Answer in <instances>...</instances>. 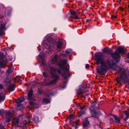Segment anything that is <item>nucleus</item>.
<instances>
[{
	"instance_id": "1",
	"label": "nucleus",
	"mask_w": 129,
	"mask_h": 129,
	"mask_svg": "<svg viewBox=\"0 0 129 129\" xmlns=\"http://www.w3.org/2000/svg\"><path fill=\"white\" fill-rule=\"evenodd\" d=\"M120 75L115 78L117 83L122 85L127 83L129 89V69H123L121 68H118L117 69Z\"/></svg>"
},
{
	"instance_id": "2",
	"label": "nucleus",
	"mask_w": 129,
	"mask_h": 129,
	"mask_svg": "<svg viewBox=\"0 0 129 129\" xmlns=\"http://www.w3.org/2000/svg\"><path fill=\"white\" fill-rule=\"evenodd\" d=\"M95 60L98 64H100L102 66H105L106 65V61L105 60L104 56L99 52L96 53L94 56Z\"/></svg>"
},
{
	"instance_id": "3",
	"label": "nucleus",
	"mask_w": 129,
	"mask_h": 129,
	"mask_svg": "<svg viewBox=\"0 0 129 129\" xmlns=\"http://www.w3.org/2000/svg\"><path fill=\"white\" fill-rule=\"evenodd\" d=\"M45 39L44 42L45 44L48 47V50L49 51H51L52 49L53 46L55 43V40L48 36L45 38Z\"/></svg>"
},
{
	"instance_id": "4",
	"label": "nucleus",
	"mask_w": 129,
	"mask_h": 129,
	"mask_svg": "<svg viewBox=\"0 0 129 129\" xmlns=\"http://www.w3.org/2000/svg\"><path fill=\"white\" fill-rule=\"evenodd\" d=\"M58 68L55 69L54 67H49V69L50 71V73H51V76H52V71H53L52 72L54 73L55 74H56L59 77V79L58 80V81L60 79V76L58 75L57 74H57L58 75H61V76H63L64 74H63L62 73V70H63L62 68L61 67H60L59 66H58Z\"/></svg>"
},
{
	"instance_id": "5",
	"label": "nucleus",
	"mask_w": 129,
	"mask_h": 129,
	"mask_svg": "<svg viewBox=\"0 0 129 129\" xmlns=\"http://www.w3.org/2000/svg\"><path fill=\"white\" fill-rule=\"evenodd\" d=\"M67 60L66 59L64 60H61L58 62V66L62 68L63 69L65 70L66 73V74H69V70L66 66H64V65L67 64Z\"/></svg>"
},
{
	"instance_id": "6",
	"label": "nucleus",
	"mask_w": 129,
	"mask_h": 129,
	"mask_svg": "<svg viewBox=\"0 0 129 129\" xmlns=\"http://www.w3.org/2000/svg\"><path fill=\"white\" fill-rule=\"evenodd\" d=\"M52 76L51 78L53 79V80L50 81L49 82L46 83H45L44 85L48 86L50 85L54 84L58 81L59 79L58 76L56 74H55L52 71Z\"/></svg>"
},
{
	"instance_id": "7",
	"label": "nucleus",
	"mask_w": 129,
	"mask_h": 129,
	"mask_svg": "<svg viewBox=\"0 0 129 129\" xmlns=\"http://www.w3.org/2000/svg\"><path fill=\"white\" fill-rule=\"evenodd\" d=\"M85 84H82L79 86V88L77 90V92L79 95H81L82 97H84L83 94L84 93V89L86 87Z\"/></svg>"
},
{
	"instance_id": "8",
	"label": "nucleus",
	"mask_w": 129,
	"mask_h": 129,
	"mask_svg": "<svg viewBox=\"0 0 129 129\" xmlns=\"http://www.w3.org/2000/svg\"><path fill=\"white\" fill-rule=\"evenodd\" d=\"M126 49L124 47L121 48L118 46L114 52L117 55L123 54L126 53Z\"/></svg>"
},
{
	"instance_id": "9",
	"label": "nucleus",
	"mask_w": 129,
	"mask_h": 129,
	"mask_svg": "<svg viewBox=\"0 0 129 129\" xmlns=\"http://www.w3.org/2000/svg\"><path fill=\"white\" fill-rule=\"evenodd\" d=\"M106 67V66H103L102 65L100 69H96L97 72L101 75H105L107 72V68Z\"/></svg>"
},
{
	"instance_id": "10",
	"label": "nucleus",
	"mask_w": 129,
	"mask_h": 129,
	"mask_svg": "<svg viewBox=\"0 0 129 129\" xmlns=\"http://www.w3.org/2000/svg\"><path fill=\"white\" fill-rule=\"evenodd\" d=\"M90 112L91 115V116L96 118L99 116L101 114V112L100 110L97 112L96 110L94 109H90Z\"/></svg>"
},
{
	"instance_id": "11",
	"label": "nucleus",
	"mask_w": 129,
	"mask_h": 129,
	"mask_svg": "<svg viewBox=\"0 0 129 129\" xmlns=\"http://www.w3.org/2000/svg\"><path fill=\"white\" fill-rule=\"evenodd\" d=\"M33 91L32 89H31L27 94V96H26L27 99L30 101H36L33 96Z\"/></svg>"
},
{
	"instance_id": "12",
	"label": "nucleus",
	"mask_w": 129,
	"mask_h": 129,
	"mask_svg": "<svg viewBox=\"0 0 129 129\" xmlns=\"http://www.w3.org/2000/svg\"><path fill=\"white\" fill-rule=\"evenodd\" d=\"M107 63L108 64L109 66L112 68L114 67L116 68L115 69V70L117 71L118 72V71L117 70L118 68H120V67H118V66L112 60L110 59H108L107 60Z\"/></svg>"
},
{
	"instance_id": "13",
	"label": "nucleus",
	"mask_w": 129,
	"mask_h": 129,
	"mask_svg": "<svg viewBox=\"0 0 129 129\" xmlns=\"http://www.w3.org/2000/svg\"><path fill=\"white\" fill-rule=\"evenodd\" d=\"M117 54L113 52L111 53V55L113 58V60L116 63H118L120 60V56H117Z\"/></svg>"
},
{
	"instance_id": "14",
	"label": "nucleus",
	"mask_w": 129,
	"mask_h": 129,
	"mask_svg": "<svg viewBox=\"0 0 129 129\" xmlns=\"http://www.w3.org/2000/svg\"><path fill=\"white\" fill-rule=\"evenodd\" d=\"M25 100V99L24 97H21L19 98L15 101V102L18 108L20 107L22 105L21 103L23 102Z\"/></svg>"
},
{
	"instance_id": "15",
	"label": "nucleus",
	"mask_w": 129,
	"mask_h": 129,
	"mask_svg": "<svg viewBox=\"0 0 129 129\" xmlns=\"http://www.w3.org/2000/svg\"><path fill=\"white\" fill-rule=\"evenodd\" d=\"M36 101H30L29 103L32 108H38L39 107V105L36 102Z\"/></svg>"
},
{
	"instance_id": "16",
	"label": "nucleus",
	"mask_w": 129,
	"mask_h": 129,
	"mask_svg": "<svg viewBox=\"0 0 129 129\" xmlns=\"http://www.w3.org/2000/svg\"><path fill=\"white\" fill-rule=\"evenodd\" d=\"M12 9L10 7H8L6 8L5 12V14L9 16L12 12Z\"/></svg>"
},
{
	"instance_id": "17",
	"label": "nucleus",
	"mask_w": 129,
	"mask_h": 129,
	"mask_svg": "<svg viewBox=\"0 0 129 129\" xmlns=\"http://www.w3.org/2000/svg\"><path fill=\"white\" fill-rule=\"evenodd\" d=\"M87 118L83 122L82 126L84 128H88L90 124L89 122L87 119Z\"/></svg>"
},
{
	"instance_id": "18",
	"label": "nucleus",
	"mask_w": 129,
	"mask_h": 129,
	"mask_svg": "<svg viewBox=\"0 0 129 129\" xmlns=\"http://www.w3.org/2000/svg\"><path fill=\"white\" fill-rule=\"evenodd\" d=\"M0 24V37H2L3 34L4 32L3 31L4 30L5 26L4 23H3L2 22H1Z\"/></svg>"
},
{
	"instance_id": "19",
	"label": "nucleus",
	"mask_w": 129,
	"mask_h": 129,
	"mask_svg": "<svg viewBox=\"0 0 129 129\" xmlns=\"http://www.w3.org/2000/svg\"><path fill=\"white\" fill-rule=\"evenodd\" d=\"M70 14L71 15V16L72 18L77 19H79V18L78 17L76 13L74 11H71L70 12Z\"/></svg>"
},
{
	"instance_id": "20",
	"label": "nucleus",
	"mask_w": 129,
	"mask_h": 129,
	"mask_svg": "<svg viewBox=\"0 0 129 129\" xmlns=\"http://www.w3.org/2000/svg\"><path fill=\"white\" fill-rule=\"evenodd\" d=\"M110 115L111 116H113L114 118L116 121L115 122L117 123H120L121 118L120 117H118L117 115H115L114 114H111Z\"/></svg>"
},
{
	"instance_id": "21",
	"label": "nucleus",
	"mask_w": 129,
	"mask_h": 129,
	"mask_svg": "<svg viewBox=\"0 0 129 129\" xmlns=\"http://www.w3.org/2000/svg\"><path fill=\"white\" fill-rule=\"evenodd\" d=\"M15 85L14 84H11L9 85L8 87V89L10 91H12L14 90L15 89Z\"/></svg>"
},
{
	"instance_id": "22",
	"label": "nucleus",
	"mask_w": 129,
	"mask_h": 129,
	"mask_svg": "<svg viewBox=\"0 0 129 129\" xmlns=\"http://www.w3.org/2000/svg\"><path fill=\"white\" fill-rule=\"evenodd\" d=\"M103 51L104 53H111L112 52V50H111L110 48H108V47H105L103 49Z\"/></svg>"
},
{
	"instance_id": "23",
	"label": "nucleus",
	"mask_w": 129,
	"mask_h": 129,
	"mask_svg": "<svg viewBox=\"0 0 129 129\" xmlns=\"http://www.w3.org/2000/svg\"><path fill=\"white\" fill-rule=\"evenodd\" d=\"M123 114H124L126 115V116L124 119L125 121H126L128 118L129 116V113L126 110L125 111L123 112Z\"/></svg>"
},
{
	"instance_id": "24",
	"label": "nucleus",
	"mask_w": 129,
	"mask_h": 129,
	"mask_svg": "<svg viewBox=\"0 0 129 129\" xmlns=\"http://www.w3.org/2000/svg\"><path fill=\"white\" fill-rule=\"evenodd\" d=\"M33 120L35 123H38L39 121V117L38 116H36L33 117Z\"/></svg>"
},
{
	"instance_id": "25",
	"label": "nucleus",
	"mask_w": 129,
	"mask_h": 129,
	"mask_svg": "<svg viewBox=\"0 0 129 129\" xmlns=\"http://www.w3.org/2000/svg\"><path fill=\"white\" fill-rule=\"evenodd\" d=\"M58 57V55H55L54 56L53 59H52L53 62L55 63H57Z\"/></svg>"
},
{
	"instance_id": "26",
	"label": "nucleus",
	"mask_w": 129,
	"mask_h": 129,
	"mask_svg": "<svg viewBox=\"0 0 129 129\" xmlns=\"http://www.w3.org/2000/svg\"><path fill=\"white\" fill-rule=\"evenodd\" d=\"M62 44V42L59 40L57 43V47L58 49L60 48L61 45Z\"/></svg>"
},
{
	"instance_id": "27",
	"label": "nucleus",
	"mask_w": 129,
	"mask_h": 129,
	"mask_svg": "<svg viewBox=\"0 0 129 129\" xmlns=\"http://www.w3.org/2000/svg\"><path fill=\"white\" fill-rule=\"evenodd\" d=\"M43 75L44 78L45 79H49V76L46 72H44L43 73Z\"/></svg>"
},
{
	"instance_id": "28",
	"label": "nucleus",
	"mask_w": 129,
	"mask_h": 129,
	"mask_svg": "<svg viewBox=\"0 0 129 129\" xmlns=\"http://www.w3.org/2000/svg\"><path fill=\"white\" fill-rule=\"evenodd\" d=\"M43 102L45 104H47L50 102V101L48 99L44 98L43 100Z\"/></svg>"
},
{
	"instance_id": "29",
	"label": "nucleus",
	"mask_w": 129,
	"mask_h": 129,
	"mask_svg": "<svg viewBox=\"0 0 129 129\" xmlns=\"http://www.w3.org/2000/svg\"><path fill=\"white\" fill-rule=\"evenodd\" d=\"M74 124L73 125V126L74 127L75 129H77L79 127L78 124L79 123L77 122H74Z\"/></svg>"
},
{
	"instance_id": "30",
	"label": "nucleus",
	"mask_w": 129,
	"mask_h": 129,
	"mask_svg": "<svg viewBox=\"0 0 129 129\" xmlns=\"http://www.w3.org/2000/svg\"><path fill=\"white\" fill-rule=\"evenodd\" d=\"M4 8V6L2 4L0 5V15L2 14Z\"/></svg>"
},
{
	"instance_id": "31",
	"label": "nucleus",
	"mask_w": 129,
	"mask_h": 129,
	"mask_svg": "<svg viewBox=\"0 0 129 129\" xmlns=\"http://www.w3.org/2000/svg\"><path fill=\"white\" fill-rule=\"evenodd\" d=\"M70 53V51L69 50L67 49L66 50V52L64 54H63L62 55V56L63 57H66L67 55Z\"/></svg>"
},
{
	"instance_id": "32",
	"label": "nucleus",
	"mask_w": 129,
	"mask_h": 129,
	"mask_svg": "<svg viewBox=\"0 0 129 129\" xmlns=\"http://www.w3.org/2000/svg\"><path fill=\"white\" fill-rule=\"evenodd\" d=\"M14 124L16 126H17L19 123V119L18 118L16 119L13 122Z\"/></svg>"
},
{
	"instance_id": "33",
	"label": "nucleus",
	"mask_w": 129,
	"mask_h": 129,
	"mask_svg": "<svg viewBox=\"0 0 129 129\" xmlns=\"http://www.w3.org/2000/svg\"><path fill=\"white\" fill-rule=\"evenodd\" d=\"M86 114L85 110H80L79 111V115L80 116H81L82 115L85 114Z\"/></svg>"
},
{
	"instance_id": "34",
	"label": "nucleus",
	"mask_w": 129,
	"mask_h": 129,
	"mask_svg": "<svg viewBox=\"0 0 129 129\" xmlns=\"http://www.w3.org/2000/svg\"><path fill=\"white\" fill-rule=\"evenodd\" d=\"M11 118L10 117H7L6 118L5 122L7 123H9L11 121Z\"/></svg>"
},
{
	"instance_id": "35",
	"label": "nucleus",
	"mask_w": 129,
	"mask_h": 129,
	"mask_svg": "<svg viewBox=\"0 0 129 129\" xmlns=\"http://www.w3.org/2000/svg\"><path fill=\"white\" fill-rule=\"evenodd\" d=\"M6 82L7 84H11L12 83L11 80L10 79H7L6 81Z\"/></svg>"
},
{
	"instance_id": "36",
	"label": "nucleus",
	"mask_w": 129,
	"mask_h": 129,
	"mask_svg": "<svg viewBox=\"0 0 129 129\" xmlns=\"http://www.w3.org/2000/svg\"><path fill=\"white\" fill-rule=\"evenodd\" d=\"M86 108V106H84L82 107H80V110H85Z\"/></svg>"
},
{
	"instance_id": "37",
	"label": "nucleus",
	"mask_w": 129,
	"mask_h": 129,
	"mask_svg": "<svg viewBox=\"0 0 129 129\" xmlns=\"http://www.w3.org/2000/svg\"><path fill=\"white\" fill-rule=\"evenodd\" d=\"M5 99V98L4 96H1L0 95V102L3 101Z\"/></svg>"
},
{
	"instance_id": "38",
	"label": "nucleus",
	"mask_w": 129,
	"mask_h": 129,
	"mask_svg": "<svg viewBox=\"0 0 129 129\" xmlns=\"http://www.w3.org/2000/svg\"><path fill=\"white\" fill-rule=\"evenodd\" d=\"M43 92V91H42L39 88L38 90L37 91V93L38 94H41Z\"/></svg>"
},
{
	"instance_id": "39",
	"label": "nucleus",
	"mask_w": 129,
	"mask_h": 129,
	"mask_svg": "<svg viewBox=\"0 0 129 129\" xmlns=\"http://www.w3.org/2000/svg\"><path fill=\"white\" fill-rule=\"evenodd\" d=\"M4 55L3 53H0V59H2L4 57Z\"/></svg>"
},
{
	"instance_id": "40",
	"label": "nucleus",
	"mask_w": 129,
	"mask_h": 129,
	"mask_svg": "<svg viewBox=\"0 0 129 129\" xmlns=\"http://www.w3.org/2000/svg\"><path fill=\"white\" fill-rule=\"evenodd\" d=\"M69 119H72L73 120L74 118L73 117V114H71L69 116Z\"/></svg>"
},
{
	"instance_id": "41",
	"label": "nucleus",
	"mask_w": 129,
	"mask_h": 129,
	"mask_svg": "<svg viewBox=\"0 0 129 129\" xmlns=\"http://www.w3.org/2000/svg\"><path fill=\"white\" fill-rule=\"evenodd\" d=\"M0 67L2 68L4 67V64L2 61H0Z\"/></svg>"
},
{
	"instance_id": "42",
	"label": "nucleus",
	"mask_w": 129,
	"mask_h": 129,
	"mask_svg": "<svg viewBox=\"0 0 129 129\" xmlns=\"http://www.w3.org/2000/svg\"><path fill=\"white\" fill-rule=\"evenodd\" d=\"M39 56L41 58H44V55L42 53H40L39 55Z\"/></svg>"
},
{
	"instance_id": "43",
	"label": "nucleus",
	"mask_w": 129,
	"mask_h": 129,
	"mask_svg": "<svg viewBox=\"0 0 129 129\" xmlns=\"http://www.w3.org/2000/svg\"><path fill=\"white\" fill-rule=\"evenodd\" d=\"M4 111L3 109L0 110V115H2L4 113Z\"/></svg>"
},
{
	"instance_id": "44",
	"label": "nucleus",
	"mask_w": 129,
	"mask_h": 129,
	"mask_svg": "<svg viewBox=\"0 0 129 129\" xmlns=\"http://www.w3.org/2000/svg\"><path fill=\"white\" fill-rule=\"evenodd\" d=\"M117 18V17L113 15L111 16V18L113 19H114Z\"/></svg>"
},
{
	"instance_id": "45",
	"label": "nucleus",
	"mask_w": 129,
	"mask_h": 129,
	"mask_svg": "<svg viewBox=\"0 0 129 129\" xmlns=\"http://www.w3.org/2000/svg\"><path fill=\"white\" fill-rule=\"evenodd\" d=\"M89 65L88 64H86L85 65V67L87 69H88L89 67Z\"/></svg>"
},
{
	"instance_id": "46",
	"label": "nucleus",
	"mask_w": 129,
	"mask_h": 129,
	"mask_svg": "<svg viewBox=\"0 0 129 129\" xmlns=\"http://www.w3.org/2000/svg\"><path fill=\"white\" fill-rule=\"evenodd\" d=\"M3 88V86L1 84H0V89H2Z\"/></svg>"
},
{
	"instance_id": "47",
	"label": "nucleus",
	"mask_w": 129,
	"mask_h": 129,
	"mask_svg": "<svg viewBox=\"0 0 129 129\" xmlns=\"http://www.w3.org/2000/svg\"><path fill=\"white\" fill-rule=\"evenodd\" d=\"M119 8H120V10H121L122 11H123L124 9L122 7H119Z\"/></svg>"
},
{
	"instance_id": "48",
	"label": "nucleus",
	"mask_w": 129,
	"mask_h": 129,
	"mask_svg": "<svg viewBox=\"0 0 129 129\" xmlns=\"http://www.w3.org/2000/svg\"><path fill=\"white\" fill-rule=\"evenodd\" d=\"M64 75L65 76L64 78V79H66L68 77V76L66 75Z\"/></svg>"
},
{
	"instance_id": "49",
	"label": "nucleus",
	"mask_w": 129,
	"mask_h": 129,
	"mask_svg": "<svg viewBox=\"0 0 129 129\" xmlns=\"http://www.w3.org/2000/svg\"><path fill=\"white\" fill-rule=\"evenodd\" d=\"M98 101L97 100H95L94 101V103H95V104H96L97 103Z\"/></svg>"
},
{
	"instance_id": "50",
	"label": "nucleus",
	"mask_w": 129,
	"mask_h": 129,
	"mask_svg": "<svg viewBox=\"0 0 129 129\" xmlns=\"http://www.w3.org/2000/svg\"><path fill=\"white\" fill-rule=\"evenodd\" d=\"M126 57L127 59H129V53L127 54Z\"/></svg>"
},
{
	"instance_id": "51",
	"label": "nucleus",
	"mask_w": 129,
	"mask_h": 129,
	"mask_svg": "<svg viewBox=\"0 0 129 129\" xmlns=\"http://www.w3.org/2000/svg\"><path fill=\"white\" fill-rule=\"evenodd\" d=\"M4 127V126H1V124H0V129H2Z\"/></svg>"
},
{
	"instance_id": "52",
	"label": "nucleus",
	"mask_w": 129,
	"mask_h": 129,
	"mask_svg": "<svg viewBox=\"0 0 129 129\" xmlns=\"http://www.w3.org/2000/svg\"><path fill=\"white\" fill-rule=\"evenodd\" d=\"M121 1V0H117L116 2H119V4H121V3L120 2Z\"/></svg>"
},
{
	"instance_id": "53",
	"label": "nucleus",
	"mask_w": 129,
	"mask_h": 129,
	"mask_svg": "<svg viewBox=\"0 0 129 129\" xmlns=\"http://www.w3.org/2000/svg\"><path fill=\"white\" fill-rule=\"evenodd\" d=\"M69 122L70 123V124L72 122V120H73L72 119H69Z\"/></svg>"
},
{
	"instance_id": "54",
	"label": "nucleus",
	"mask_w": 129,
	"mask_h": 129,
	"mask_svg": "<svg viewBox=\"0 0 129 129\" xmlns=\"http://www.w3.org/2000/svg\"><path fill=\"white\" fill-rule=\"evenodd\" d=\"M121 118H123V119L124 118V116L123 115H121V117H120Z\"/></svg>"
},
{
	"instance_id": "55",
	"label": "nucleus",
	"mask_w": 129,
	"mask_h": 129,
	"mask_svg": "<svg viewBox=\"0 0 129 129\" xmlns=\"http://www.w3.org/2000/svg\"><path fill=\"white\" fill-rule=\"evenodd\" d=\"M42 63L43 65H44V61H42Z\"/></svg>"
},
{
	"instance_id": "56",
	"label": "nucleus",
	"mask_w": 129,
	"mask_h": 129,
	"mask_svg": "<svg viewBox=\"0 0 129 129\" xmlns=\"http://www.w3.org/2000/svg\"><path fill=\"white\" fill-rule=\"evenodd\" d=\"M7 113L9 115L11 113L10 112H9Z\"/></svg>"
},
{
	"instance_id": "57",
	"label": "nucleus",
	"mask_w": 129,
	"mask_h": 129,
	"mask_svg": "<svg viewBox=\"0 0 129 129\" xmlns=\"http://www.w3.org/2000/svg\"><path fill=\"white\" fill-rule=\"evenodd\" d=\"M122 20H123V21H124V20H125V19H122Z\"/></svg>"
},
{
	"instance_id": "58",
	"label": "nucleus",
	"mask_w": 129,
	"mask_h": 129,
	"mask_svg": "<svg viewBox=\"0 0 129 129\" xmlns=\"http://www.w3.org/2000/svg\"><path fill=\"white\" fill-rule=\"evenodd\" d=\"M68 119V118L66 120V121H67V120Z\"/></svg>"
},
{
	"instance_id": "59",
	"label": "nucleus",
	"mask_w": 129,
	"mask_h": 129,
	"mask_svg": "<svg viewBox=\"0 0 129 129\" xmlns=\"http://www.w3.org/2000/svg\"><path fill=\"white\" fill-rule=\"evenodd\" d=\"M128 126H129V123L128 124Z\"/></svg>"
},
{
	"instance_id": "60",
	"label": "nucleus",
	"mask_w": 129,
	"mask_h": 129,
	"mask_svg": "<svg viewBox=\"0 0 129 129\" xmlns=\"http://www.w3.org/2000/svg\"><path fill=\"white\" fill-rule=\"evenodd\" d=\"M66 85V84H65V85H64V86H65V85Z\"/></svg>"
},
{
	"instance_id": "61",
	"label": "nucleus",
	"mask_w": 129,
	"mask_h": 129,
	"mask_svg": "<svg viewBox=\"0 0 129 129\" xmlns=\"http://www.w3.org/2000/svg\"><path fill=\"white\" fill-rule=\"evenodd\" d=\"M128 63H129V61H128Z\"/></svg>"
},
{
	"instance_id": "62",
	"label": "nucleus",
	"mask_w": 129,
	"mask_h": 129,
	"mask_svg": "<svg viewBox=\"0 0 129 129\" xmlns=\"http://www.w3.org/2000/svg\"><path fill=\"white\" fill-rule=\"evenodd\" d=\"M128 7L129 8V5H128Z\"/></svg>"
}]
</instances>
